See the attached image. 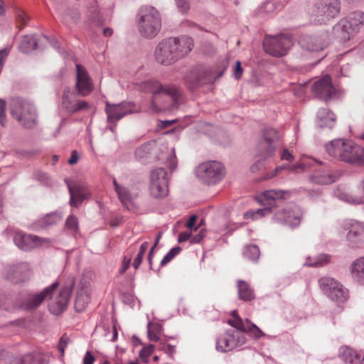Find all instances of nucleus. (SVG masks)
I'll return each instance as SVG.
<instances>
[{
  "label": "nucleus",
  "mask_w": 364,
  "mask_h": 364,
  "mask_svg": "<svg viewBox=\"0 0 364 364\" xmlns=\"http://www.w3.org/2000/svg\"><path fill=\"white\" fill-rule=\"evenodd\" d=\"M58 286V283L55 282L40 292L23 291L15 299L9 295L0 293V308L7 311L21 309L28 312L33 311L44 301L51 298Z\"/></svg>",
  "instance_id": "obj_1"
},
{
  "label": "nucleus",
  "mask_w": 364,
  "mask_h": 364,
  "mask_svg": "<svg viewBox=\"0 0 364 364\" xmlns=\"http://www.w3.org/2000/svg\"><path fill=\"white\" fill-rule=\"evenodd\" d=\"M193 47V41L190 37L167 38L157 44L154 58L158 63L170 65L188 55Z\"/></svg>",
  "instance_id": "obj_2"
},
{
  "label": "nucleus",
  "mask_w": 364,
  "mask_h": 364,
  "mask_svg": "<svg viewBox=\"0 0 364 364\" xmlns=\"http://www.w3.org/2000/svg\"><path fill=\"white\" fill-rule=\"evenodd\" d=\"M139 90L152 93L153 96L149 105V110L153 113H157L164 109L157 105L158 97L161 94L166 95L171 98L173 103L171 109H177L184 102L181 89L174 85H161L156 80H146L139 85Z\"/></svg>",
  "instance_id": "obj_3"
},
{
  "label": "nucleus",
  "mask_w": 364,
  "mask_h": 364,
  "mask_svg": "<svg viewBox=\"0 0 364 364\" xmlns=\"http://www.w3.org/2000/svg\"><path fill=\"white\" fill-rule=\"evenodd\" d=\"M326 150L330 156L338 157L349 164L364 163L363 149L350 140L338 139L326 145Z\"/></svg>",
  "instance_id": "obj_4"
},
{
  "label": "nucleus",
  "mask_w": 364,
  "mask_h": 364,
  "mask_svg": "<svg viewBox=\"0 0 364 364\" xmlns=\"http://www.w3.org/2000/svg\"><path fill=\"white\" fill-rule=\"evenodd\" d=\"M364 25V12L357 11L341 18L333 28L334 36L342 42L348 41Z\"/></svg>",
  "instance_id": "obj_5"
},
{
  "label": "nucleus",
  "mask_w": 364,
  "mask_h": 364,
  "mask_svg": "<svg viewBox=\"0 0 364 364\" xmlns=\"http://www.w3.org/2000/svg\"><path fill=\"white\" fill-rule=\"evenodd\" d=\"M139 31L147 38H154L161 28V20L159 11L153 6H142L138 13Z\"/></svg>",
  "instance_id": "obj_6"
},
{
  "label": "nucleus",
  "mask_w": 364,
  "mask_h": 364,
  "mask_svg": "<svg viewBox=\"0 0 364 364\" xmlns=\"http://www.w3.org/2000/svg\"><path fill=\"white\" fill-rule=\"evenodd\" d=\"M223 74V70L216 73L212 67L197 65L185 77V83L188 89L193 91L207 84H213Z\"/></svg>",
  "instance_id": "obj_7"
},
{
  "label": "nucleus",
  "mask_w": 364,
  "mask_h": 364,
  "mask_svg": "<svg viewBox=\"0 0 364 364\" xmlns=\"http://www.w3.org/2000/svg\"><path fill=\"white\" fill-rule=\"evenodd\" d=\"M10 113L14 119L27 129L33 128L36 124L38 116L35 106L20 98L11 100Z\"/></svg>",
  "instance_id": "obj_8"
},
{
  "label": "nucleus",
  "mask_w": 364,
  "mask_h": 364,
  "mask_svg": "<svg viewBox=\"0 0 364 364\" xmlns=\"http://www.w3.org/2000/svg\"><path fill=\"white\" fill-rule=\"evenodd\" d=\"M198 178L208 185L215 184L224 177V167L217 161H207L198 166L196 169Z\"/></svg>",
  "instance_id": "obj_9"
},
{
  "label": "nucleus",
  "mask_w": 364,
  "mask_h": 364,
  "mask_svg": "<svg viewBox=\"0 0 364 364\" xmlns=\"http://www.w3.org/2000/svg\"><path fill=\"white\" fill-rule=\"evenodd\" d=\"M341 10L340 0H316L314 15L319 23H326L337 17Z\"/></svg>",
  "instance_id": "obj_10"
},
{
  "label": "nucleus",
  "mask_w": 364,
  "mask_h": 364,
  "mask_svg": "<svg viewBox=\"0 0 364 364\" xmlns=\"http://www.w3.org/2000/svg\"><path fill=\"white\" fill-rule=\"evenodd\" d=\"M105 105L107 122L114 124L126 115L138 113L141 110L140 106L132 102H122L119 104L106 102Z\"/></svg>",
  "instance_id": "obj_11"
},
{
  "label": "nucleus",
  "mask_w": 364,
  "mask_h": 364,
  "mask_svg": "<svg viewBox=\"0 0 364 364\" xmlns=\"http://www.w3.org/2000/svg\"><path fill=\"white\" fill-rule=\"evenodd\" d=\"M263 46L267 53L274 57H281L286 55L292 46V41L289 36L285 34L267 36L264 40Z\"/></svg>",
  "instance_id": "obj_12"
},
{
  "label": "nucleus",
  "mask_w": 364,
  "mask_h": 364,
  "mask_svg": "<svg viewBox=\"0 0 364 364\" xmlns=\"http://www.w3.org/2000/svg\"><path fill=\"white\" fill-rule=\"evenodd\" d=\"M167 172L164 168H156L150 173L149 190L156 198L165 197L168 194Z\"/></svg>",
  "instance_id": "obj_13"
},
{
  "label": "nucleus",
  "mask_w": 364,
  "mask_h": 364,
  "mask_svg": "<svg viewBox=\"0 0 364 364\" xmlns=\"http://www.w3.org/2000/svg\"><path fill=\"white\" fill-rule=\"evenodd\" d=\"M319 284L323 293L331 300L343 303L348 299L347 289L334 279L323 277L319 279Z\"/></svg>",
  "instance_id": "obj_14"
},
{
  "label": "nucleus",
  "mask_w": 364,
  "mask_h": 364,
  "mask_svg": "<svg viewBox=\"0 0 364 364\" xmlns=\"http://www.w3.org/2000/svg\"><path fill=\"white\" fill-rule=\"evenodd\" d=\"M60 107L69 114L86 111L90 108L88 102L83 100H78L77 93L72 91L69 87L63 89Z\"/></svg>",
  "instance_id": "obj_15"
},
{
  "label": "nucleus",
  "mask_w": 364,
  "mask_h": 364,
  "mask_svg": "<svg viewBox=\"0 0 364 364\" xmlns=\"http://www.w3.org/2000/svg\"><path fill=\"white\" fill-rule=\"evenodd\" d=\"M343 229L348 231L346 240L349 247L358 248L364 244V223L357 220L346 221Z\"/></svg>",
  "instance_id": "obj_16"
},
{
  "label": "nucleus",
  "mask_w": 364,
  "mask_h": 364,
  "mask_svg": "<svg viewBox=\"0 0 364 364\" xmlns=\"http://www.w3.org/2000/svg\"><path fill=\"white\" fill-rule=\"evenodd\" d=\"M279 139L277 131L273 128H267L263 132V140L258 146L260 156L264 159L272 157L277 148V142Z\"/></svg>",
  "instance_id": "obj_17"
},
{
  "label": "nucleus",
  "mask_w": 364,
  "mask_h": 364,
  "mask_svg": "<svg viewBox=\"0 0 364 364\" xmlns=\"http://www.w3.org/2000/svg\"><path fill=\"white\" fill-rule=\"evenodd\" d=\"M14 241L19 249L24 251H29L41 246L43 243L50 242V240L48 238L26 234L21 231L15 233Z\"/></svg>",
  "instance_id": "obj_18"
},
{
  "label": "nucleus",
  "mask_w": 364,
  "mask_h": 364,
  "mask_svg": "<svg viewBox=\"0 0 364 364\" xmlns=\"http://www.w3.org/2000/svg\"><path fill=\"white\" fill-rule=\"evenodd\" d=\"M302 214L299 208L294 209H282L276 212L273 216L275 223H280L291 228L300 225Z\"/></svg>",
  "instance_id": "obj_19"
},
{
  "label": "nucleus",
  "mask_w": 364,
  "mask_h": 364,
  "mask_svg": "<svg viewBox=\"0 0 364 364\" xmlns=\"http://www.w3.org/2000/svg\"><path fill=\"white\" fill-rule=\"evenodd\" d=\"M311 90L315 96L326 102L334 97L336 92L329 75L316 81L312 85Z\"/></svg>",
  "instance_id": "obj_20"
},
{
  "label": "nucleus",
  "mask_w": 364,
  "mask_h": 364,
  "mask_svg": "<svg viewBox=\"0 0 364 364\" xmlns=\"http://www.w3.org/2000/svg\"><path fill=\"white\" fill-rule=\"evenodd\" d=\"M76 73L75 90L77 94L85 97L94 89L92 80L85 68L79 64H76Z\"/></svg>",
  "instance_id": "obj_21"
},
{
  "label": "nucleus",
  "mask_w": 364,
  "mask_h": 364,
  "mask_svg": "<svg viewBox=\"0 0 364 364\" xmlns=\"http://www.w3.org/2000/svg\"><path fill=\"white\" fill-rule=\"evenodd\" d=\"M73 282L70 286L61 288L58 296L49 305V311L51 314L59 315L65 310L73 291Z\"/></svg>",
  "instance_id": "obj_22"
},
{
  "label": "nucleus",
  "mask_w": 364,
  "mask_h": 364,
  "mask_svg": "<svg viewBox=\"0 0 364 364\" xmlns=\"http://www.w3.org/2000/svg\"><path fill=\"white\" fill-rule=\"evenodd\" d=\"M299 44L302 49L309 52H318L326 46L321 38L317 36H303L299 39Z\"/></svg>",
  "instance_id": "obj_23"
},
{
  "label": "nucleus",
  "mask_w": 364,
  "mask_h": 364,
  "mask_svg": "<svg viewBox=\"0 0 364 364\" xmlns=\"http://www.w3.org/2000/svg\"><path fill=\"white\" fill-rule=\"evenodd\" d=\"M68 189L70 195V204L73 207H77L78 204L91 196V192L86 186H78L74 189L68 186Z\"/></svg>",
  "instance_id": "obj_24"
},
{
  "label": "nucleus",
  "mask_w": 364,
  "mask_h": 364,
  "mask_svg": "<svg viewBox=\"0 0 364 364\" xmlns=\"http://www.w3.org/2000/svg\"><path fill=\"white\" fill-rule=\"evenodd\" d=\"M336 115L326 108H321L316 114V125L320 128L332 129L336 124Z\"/></svg>",
  "instance_id": "obj_25"
},
{
  "label": "nucleus",
  "mask_w": 364,
  "mask_h": 364,
  "mask_svg": "<svg viewBox=\"0 0 364 364\" xmlns=\"http://www.w3.org/2000/svg\"><path fill=\"white\" fill-rule=\"evenodd\" d=\"M28 272V267L26 263H21L9 267L7 277L12 282L18 283L25 279Z\"/></svg>",
  "instance_id": "obj_26"
},
{
  "label": "nucleus",
  "mask_w": 364,
  "mask_h": 364,
  "mask_svg": "<svg viewBox=\"0 0 364 364\" xmlns=\"http://www.w3.org/2000/svg\"><path fill=\"white\" fill-rule=\"evenodd\" d=\"M290 195L289 191L271 189L263 192L261 197L267 201V205H272L277 200L289 198Z\"/></svg>",
  "instance_id": "obj_27"
},
{
  "label": "nucleus",
  "mask_w": 364,
  "mask_h": 364,
  "mask_svg": "<svg viewBox=\"0 0 364 364\" xmlns=\"http://www.w3.org/2000/svg\"><path fill=\"white\" fill-rule=\"evenodd\" d=\"M339 357L346 363L360 364L361 358L357 351L348 346H342L339 349Z\"/></svg>",
  "instance_id": "obj_28"
},
{
  "label": "nucleus",
  "mask_w": 364,
  "mask_h": 364,
  "mask_svg": "<svg viewBox=\"0 0 364 364\" xmlns=\"http://www.w3.org/2000/svg\"><path fill=\"white\" fill-rule=\"evenodd\" d=\"M16 364H48V360L44 355L36 352L19 357Z\"/></svg>",
  "instance_id": "obj_29"
},
{
  "label": "nucleus",
  "mask_w": 364,
  "mask_h": 364,
  "mask_svg": "<svg viewBox=\"0 0 364 364\" xmlns=\"http://www.w3.org/2000/svg\"><path fill=\"white\" fill-rule=\"evenodd\" d=\"M351 274L357 282L364 285V257H360L353 262Z\"/></svg>",
  "instance_id": "obj_30"
},
{
  "label": "nucleus",
  "mask_w": 364,
  "mask_h": 364,
  "mask_svg": "<svg viewBox=\"0 0 364 364\" xmlns=\"http://www.w3.org/2000/svg\"><path fill=\"white\" fill-rule=\"evenodd\" d=\"M237 291L239 299L245 301H250L255 299L254 290L244 280L237 281Z\"/></svg>",
  "instance_id": "obj_31"
},
{
  "label": "nucleus",
  "mask_w": 364,
  "mask_h": 364,
  "mask_svg": "<svg viewBox=\"0 0 364 364\" xmlns=\"http://www.w3.org/2000/svg\"><path fill=\"white\" fill-rule=\"evenodd\" d=\"M90 293L87 288H82L77 292L75 308L77 312L83 311L90 303Z\"/></svg>",
  "instance_id": "obj_32"
},
{
  "label": "nucleus",
  "mask_w": 364,
  "mask_h": 364,
  "mask_svg": "<svg viewBox=\"0 0 364 364\" xmlns=\"http://www.w3.org/2000/svg\"><path fill=\"white\" fill-rule=\"evenodd\" d=\"M60 220V217L55 213L47 214L38 220L33 225V230L44 229L47 227L56 224Z\"/></svg>",
  "instance_id": "obj_33"
},
{
  "label": "nucleus",
  "mask_w": 364,
  "mask_h": 364,
  "mask_svg": "<svg viewBox=\"0 0 364 364\" xmlns=\"http://www.w3.org/2000/svg\"><path fill=\"white\" fill-rule=\"evenodd\" d=\"M228 338L233 344V348L241 346L246 343V337L243 331L238 329H229L227 331Z\"/></svg>",
  "instance_id": "obj_34"
},
{
  "label": "nucleus",
  "mask_w": 364,
  "mask_h": 364,
  "mask_svg": "<svg viewBox=\"0 0 364 364\" xmlns=\"http://www.w3.org/2000/svg\"><path fill=\"white\" fill-rule=\"evenodd\" d=\"M38 41L33 36H25L19 44L21 52L27 53L37 48Z\"/></svg>",
  "instance_id": "obj_35"
},
{
  "label": "nucleus",
  "mask_w": 364,
  "mask_h": 364,
  "mask_svg": "<svg viewBox=\"0 0 364 364\" xmlns=\"http://www.w3.org/2000/svg\"><path fill=\"white\" fill-rule=\"evenodd\" d=\"M239 330L243 331V333H248L252 337L255 338H260L264 336V333L254 323H252L249 319H245V323L243 324L242 328Z\"/></svg>",
  "instance_id": "obj_36"
},
{
  "label": "nucleus",
  "mask_w": 364,
  "mask_h": 364,
  "mask_svg": "<svg viewBox=\"0 0 364 364\" xmlns=\"http://www.w3.org/2000/svg\"><path fill=\"white\" fill-rule=\"evenodd\" d=\"M155 141H149L139 146L135 151V156L139 160H143L151 153Z\"/></svg>",
  "instance_id": "obj_37"
},
{
  "label": "nucleus",
  "mask_w": 364,
  "mask_h": 364,
  "mask_svg": "<svg viewBox=\"0 0 364 364\" xmlns=\"http://www.w3.org/2000/svg\"><path fill=\"white\" fill-rule=\"evenodd\" d=\"M271 213H272L271 208L267 207V208H259L256 210H247L244 213L243 217L246 220L252 219V220H255L260 219V218H263L264 216L270 214Z\"/></svg>",
  "instance_id": "obj_38"
},
{
  "label": "nucleus",
  "mask_w": 364,
  "mask_h": 364,
  "mask_svg": "<svg viewBox=\"0 0 364 364\" xmlns=\"http://www.w3.org/2000/svg\"><path fill=\"white\" fill-rule=\"evenodd\" d=\"M216 349L220 352H228L233 350V344L228 338V332L219 337L216 341Z\"/></svg>",
  "instance_id": "obj_39"
},
{
  "label": "nucleus",
  "mask_w": 364,
  "mask_h": 364,
  "mask_svg": "<svg viewBox=\"0 0 364 364\" xmlns=\"http://www.w3.org/2000/svg\"><path fill=\"white\" fill-rule=\"evenodd\" d=\"M118 188L119 190H117V193L121 203L127 208H129V205H131L132 200V197L129 191L124 186Z\"/></svg>",
  "instance_id": "obj_40"
},
{
  "label": "nucleus",
  "mask_w": 364,
  "mask_h": 364,
  "mask_svg": "<svg viewBox=\"0 0 364 364\" xmlns=\"http://www.w3.org/2000/svg\"><path fill=\"white\" fill-rule=\"evenodd\" d=\"M259 255V247L255 245H247L243 250L244 257L252 261L258 259Z\"/></svg>",
  "instance_id": "obj_41"
},
{
  "label": "nucleus",
  "mask_w": 364,
  "mask_h": 364,
  "mask_svg": "<svg viewBox=\"0 0 364 364\" xmlns=\"http://www.w3.org/2000/svg\"><path fill=\"white\" fill-rule=\"evenodd\" d=\"M12 8L16 15V21L18 24H21V29H22L26 25L28 18L25 11L18 6L14 4L12 6Z\"/></svg>",
  "instance_id": "obj_42"
},
{
  "label": "nucleus",
  "mask_w": 364,
  "mask_h": 364,
  "mask_svg": "<svg viewBox=\"0 0 364 364\" xmlns=\"http://www.w3.org/2000/svg\"><path fill=\"white\" fill-rule=\"evenodd\" d=\"M338 176L333 173H323L315 177V181L322 185L331 184L336 181Z\"/></svg>",
  "instance_id": "obj_43"
},
{
  "label": "nucleus",
  "mask_w": 364,
  "mask_h": 364,
  "mask_svg": "<svg viewBox=\"0 0 364 364\" xmlns=\"http://www.w3.org/2000/svg\"><path fill=\"white\" fill-rule=\"evenodd\" d=\"M148 247H149L148 242H144L141 245V246L139 247V252L137 253L136 257L134 258V262H133V266L135 268V269H137L139 267V266L142 262V258H143L146 251L147 250Z\"/></svg>",
  "instance_id": "obj_44"
},
{
  "label": "nucleus",
  "mask_w": 364,
  "mask_h": 364,
  "mask_svg": "<svg viewBox=\"0 0 364 364\" xmlns=\"http://www.w3.org/2000/svg\"><path fill=\"white\" fill-rule=\"evenodd\" d=\"M232 318L229 319L228 321V323L232 327L240 329V328H242L243 324L245 323V320L243 321L240 316L237 314V311L236 310H233L231 312Z\"/></svg>",
  "instance_id": "obj_45"
},
{
  "label": "nucleus",
  "mask_w": 364,
  "mask_h": 364,
  "mask_svg": "<svg viewBox=\"0 0 364 364\" xmlns=\"http://www.w3.org/2000/svg\"><path fill=\"white\" fill-rule=\"evenodd\" d=\"M181 248L180 247H175L171 248L161 259L160 266L164 267L169 262H171L176 255L179 254Z\"/></svg>",
  "instance_id": "obj_46"
},
{
  "label": "nucleus",
  "mask_w": 364,
  "mask_h": 364,
  "mask_svg": "<svg viewBox=\"0 0 364 364\" xmlns=\"http://www.w3.org/2000/svg\"><path fill=\"white\" fill-rule=\"evenodd\" d=\"M90 19L92 23L97 26H102L104 24L105 20L101 12L97 9H93V10L90 11Z\"/></svg>",
  "instance_id": "obj_47"
},
{
  "label": "nucleus",
  "mask_w": 364,
  "mask_h": 364,
  "mask_svg": "<svg viewBox=\"0 0 364 364\" xmlns=\"http://www.w3.org/2000/svg\"><path fill=\"white\" fill-rule=\"evenodd\" d=\"M90 19L92 23L97 26H102L104 24L105 20L101 12L97 9H93V10L90 11Z\"/></svg>",
  "instance_id": "obj_48"
},
{
  "label": "nucleus",
  "mask_w": 364,
  "mask_h": 364,
  "mask_svg": "<svg viewBox=\"0 0 364 364\" xmlns=\"http://www.w3.org/2000/svg\"><path fill=\"white\" fill-rule=\"evenodd\" d=\"M65 227L73 232L78 230L77 218L74 215H70L65 221Z\"/></svg>",
  "instance_id": "obj_49"
},
{
  "label": "nucleus",
  "mask_w": 364,
  "mask_h": 364,
  "mask_svg": "<svg viewBox=\"0 0 364 364\" xmlns=\"http://www.w3.org/2000/svg\"><path fill=\"white\" fill-rule=\"evenodd\" d=\"M18 357H14L6 352L0 353V364H16Z\"/></svg>",
  "instance_id": "obj_50"
},
{
  "label": "nucleus",
  "mask_w": 364,
  "mask_h": 364,
  "mask_svg": "<svg viewBox=\"0 0 364 364\" xmlns=\"http://www.w3.org/2000/svg\"><path fill=\"white\" fill-rule=\"evenodd\" d=\"M33 177L35 180L39 181L42 184L47 185L49 183L48 175L41 171H36L33 173Z\"/></svg>",
  "instance_id": "obj_51"
},
{
  "label": "nucleus",
  "mask_w": 364,
  "mask_h": 364,
  "mask_svg": "<svg viewBox=\"0 0 364 364\" xmlns=\"http://www.w3.org/2000/svg\"><path fill=\"white\" fill-rule=\"evenodd\" d=\"M159 349L164 350L169 357L173 358L176 352V346L166 344L165 342H160Z\"/></svg>",
  "instance_id": "obj_52"
},
{
  "label": "nucleus",
  "mask_w": 364,
  "mask_h": 364,
  "mask_svg": "<svg viewBox=\"0 0 364 364\" xmlns=\"http://www.w3.org/2000/svg\"><path fill=\"white\" fill-rule=\"evenodd\" d=\"M176 6L181 13L186 14L190 9V4L188 0H175Z\"/></svg>",
  "instance_id": "obj_53"
},
{
  "label": "nucleus",
  "mask_w": 364,
  "mask_h": 364,
  "mask_svg": "<svg viewBox=\"0 0 364 364\" xmlns=\"http://www.w3.org/2000/svg\"><path fill=\"white\" fill-rule=\"evenodd\" d=\"M205 230L204 228H201L199 230V232L195 235H191V242L196 244L199 243L205 237Z\"/></svg>",
  "instance_id": "obj_54"
},
{
  "label": "nucleus",
  "mask_w": 364,
  "mask_h": 364,
  "mask_svg": "<svg viewBox=\"0 0 364 364\" xmlns=\"http://www.w3.org/2000/svg\"><path fill=\"white\" fill-rule=\"evenodd\" d=\"M5 109L6 103L4 100L0 99V124L3 127L6 124Z\"/></svg>",
  "instance_id": "obj_55"
},
{
  "label": "nucleus",
  "mask_w": 364,
  "mask_h": 364,
  "mask_svg": "<svg viewBox=\"0 0 364 364\" xmlns=\"http://www.w3.org/2000/svg\"><path fill=\"white\" fill-rule=\"evenodd\" d=\"M154 351V346L149 345L147 347L143 348L140 353V357L141 358H148Z\"/></svg>",
  "instance_id": "obj_56"
},
{
  "label": "nucleus",
  "mask_w": 364,
  "mask_h": 364,
  "mask_svg": "<svg viewBox=\"0 0 364 364\" xmlns=\"http://www.w3.org/2000/svg\"><path fill=\"white\" fill-rule=\"evenodd\" d=\"M259 155H260V153L259 154ZM262 159L258 160L255 164H254L251 168H250V171L252 172V173H255V172H257L259 171H260L262 169V168L264 166V161L263 160L264 159V158H262L261 156H259Z\"/></svg>",
  "instance_id": "obj_57"
},
{
  "label": "nucleus",
  "mask_w": 364,
  "mask_h": 364,
  "mask_svg": "<svg viewBox=\"0 0 364 364\" xmlns=\"http://www.w3.org/2000/svg\"><path fill=\"white\" fill-rule=\"evenodd\" d=\"M242 75V68L241 66V62L237 60L235 64V68L234 70L233 75L236 80H239V79H240Z\"/></svg>",
  "instance_id": "obj_58"
},
{
  "label": "nucleus",
  "mask_w": 364,
  "mask_h": 364,
  "mask_svg": "<svg viewBox=\"0 0 364 364\" xmlns=\"http://www.w3.org/2000/svg\"><path fill=\"white\" fill-rule=\"evenodd\" d=\"M330 261V256L328 255H321L318 257L316 262L314 264L316 265H323L327 264Z\"/></svg>",
  "instance_id": "obj_59"
},
{
  "label": "nucleus",
  "mask_w": 364,
  "mask_h": 364,
  "mask_svg": "<svg viewBox=\"0 0 364 364\" xmlns=\"http://www.w3.org/2000/svg\"><path fill=\"white\" fill-rule=\"evenodd\" d=\"M147 333L149 338L151 341L157 342L160 341L159 334H157L156 333L151 332V322H149L147 325Z\"/></svg>",
  "instance_id": "obj_60"
},
{
  "label": "nucleus",
  "mask_w": 364,
  "mask_h": 364,
  "mask_svg": "<svg viewBox=\"0 0 364 364\" xmlns=\"http://www.w3.org/2000/svg\"><path fill=\"white\" fill-rule=\"evenodd\" d=\"M68 341L69 338L68 337H65L64 336L61 337L58 345V350L60 351L62 354L64 353L65 348L67 344L68 343Z\"/></svg>",
  "instance_id": "obj_61"
},
{
  "label": "nucleus",
  "mask_w": 364,
  "mask_h": 364,
  "mask_svg": "<svg viewBox=\"0 0 364 364\" xmlns=\"http://www.w3.org/2000/svg\"><path fill=\"white\" fill-rule=\"evenodd\" d=\"M196 220H197V216L196 215H193L190 217L189 220H188V222L186 223V226L191 231L197 230V228H195V224H196Z\"/></svg>",
  "instance_id": "obj_62"
},
{
  "label": "nucleus",
  "mask_w": 364,
  "mask_h": 364,
  "mask_svg": "<svg viewBox=\"0 0 364 364\" xmlns=\"http://www.w3.org/2000/svg\"><path fill=\"white\" fill-rule=\"evenodd\" d=\"M131 257L124 256L122 261V266L120 269V272L123 274L129 268L131 262Z\"/></svg>",
  "instance_id": "obj_63"
},
{
  "label": "nucleus",
  "mask_w": 364,
  "mask_h": 364,
  "mask_svg": "<svg viewBox=\"0 0 364 364\" xmlns=\"http://www.w3.org/2000/svg\"><path fill=\"white\" fill-rule=\"evenodd\" d=\"M95 360V357L90 351H87L83 358V364H93Z\"/></svg>",
  "instance_id": "obj_64"
}]
</instances>
